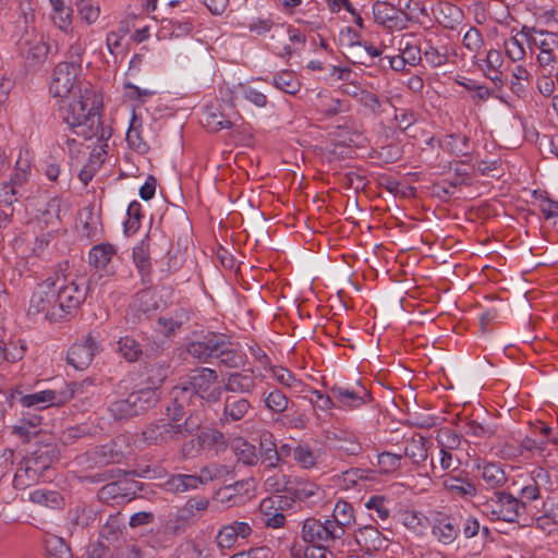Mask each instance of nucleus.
I'll list each match as a JSON object with an SVG mask.
<instances>
[{
  "label": "nucleus",
  "mask_w": 558,
  "mask_h": 558,
  "mask_svg": "<svg viewBox=\"0 0 558 558\" xmlns=\"http://www.w3.org/2000/svg\"><path fill=\"white\" fill-rule=\"evenodd\" d=\"M81 70L75 61L60 62L53 70L50 92L53 97L66 98L60 112L73 133L85 140L104 138L106 131L99 118L102 100L89 83L78 81Z\"/></svg>",
  "instance_id": "obj_1"
},
{
  "label": "nucleus",
  "mask_w": 558,
  "mask_h": 558,
  "mask_svg": "<svg viewBox=\"0 0 558 558\" xmlns=\"http://www.w3.org/2000/svg\"><path fill=\"white\" fill-rule=\"evenodd\" d=\"M217 379L216 371L202 367L192 372L185 381L173 387L171 395L182 401H189L192 397H197L208 402H217L221 396L220 388H213Z\"/></svg>",
  "instance_id": "obj_2"
},
{
  "label": "nucleus",
  "mask_w": 558,
  "mask_h": 558,
  "mask_svg": "<svg viewBox=\"0 0 558 558\" xmlns=\"http://www.w3.org/2000/svg\"><path fill=\"white\" fill-rule=\"evenodd\" d=\"M328 519L320 521L315 518H307L302 525V539L312 544L318 550L327 549L338 541H341V534Z\"/></svg>",
  "instance_id": "obj_3"
},
{
  "label": "nucleus",
  "mask_w": 558,
  "mask_h": 558,
  "mask_svg": "<svg viewBox=\"0 0 558 558\" xmlns=\"http://www.w3.org/2000/svg\"><path fill=\"white\" fill-rule=\"evenodd\" d=\"M76 384H70L65 390H41L38 392L22 395L15 391L11 395V400L19 401L25 408H36L38 410L47 409L51 405L60 407L74 397Z\"/></svg>",
  "instance_id": "obj_4"
},
{
  "label": "nucleus",
  "mask_w": 558,
  "mask_h": 558,
  "mask_svg": "<svg viewBox=\"0 0 558 558\" xmlns=\"http://www.w3.org/2000/svg\"><path fill=\"white\" fill-rule=\"evenodd\" d=\"M57 293L59 295V307L52 312L53 317L64 318L72 311L78 308L80 304L85 300L86 289L81 287L74 280H69L66 276L56 275L52 278Z\"/></svg>",
  "instance_id": "obj_5"
},
{
  "label": "nucleus",
  "mask_w": 558,
  "mask_h": 558,
  "mask_svg": "<svg viewBox=\"0 0 558 558\" xmlns=\"http://www.w3.org/2000/svg\"><path fill=\"white\" fill-rule=\"evenodd\" d=\"M484 506L492 519L506 522H517L525 512V502L506 492H495Z\"/></svg>",
  "instance_id": "obj_6"
},
{
  "label": "nucleus",
  "mask_w": 558,
  "mask_h": 558,
  "mask_svg": "<svg viewBox=\"0 0 558 558\" xmlns=\"http://www.w3.org/2000/svg\"><path fill=\"white\" fill-rule=\"evenodd\" d=\"M187 420L184 423H171L159 418L149 423L142 432V439L147 445L162 446L185 436L189 429Z\"/></svg>",
  "instance_id": "obj_7"
},
{
  "label": "nucleus",
  "mask_w": 558,
  "mask_h": 558,
  "mask_svg": "<svg viewBox=\"0 0 558 558\" xmlns=\"http://www.w3.org/2000/svg\"><path fill=\"white\" fill-rule=\"evenodd\" d=\"M53 281L52 278H47L43 282L37 286V289L34 291L28 307L29 315H39L43 314L44 317L51 322L60 320L61 317H53L52 312H56L58 307H50V301L54 298L53 294Z\"/></svg>",
  "instance_id": "obj_8"
},
{
  "label": "nucleus",
  "mask_w": 558,
  "mask_h": 558,
  "mask_svg": "<svg viewBox=\"0 0 558 558\" xmlns=\"http://www.w3.org/2000/svg\"><path fill=\"white\" fill-rule=\"evenodd\" d=\"M330 393L335 399L336 408L342 410H355L367 402L371 395L363 386L357 385L356 388H349L341 385L330 387Z\"/></svg>",
  "instance_id": "obj_9"
},
{
  "label": "nucleus",
  "mask_w": 558,
  "mask_h": 558,
  "mask_svg": "<svg viewBox=\"0 0 558 558\" xmlns=\"http://www.w3.org/2000/svg\"><path fill=\"white\" fill-rule=\"evenodd\" d=\"M289 488L292 500L303 502L307 507H314L323 502L325 489L318 484L303 477H294Z\"/></svg>",
  "instance_id": "obj_10"
},
{
  "label": "nucleus",
  "mask_w": 558,
  "mask_h": 558,
  "mask_svg": "<svg viewBox=\"0 0 558 558\" xmlns=\"http://www.w3.org/2000/svg\"><path fill=\"white\" fill-rule=\"evenodd\" d=\"M462 515L460 513L447 514L438 512L434 518L432 534L444 544H452L459 536Z\"/></svg>",
  "instance_id": "obj_11"
},
{
  "label": "nucleus",
  "mask_w": 558,
  "mask_h": 558,
  "mask_svg": "<svg viewBox=\"0 0 558 558\" xmlns=\"http://www.w3.org/2000/svg\"><path fill=\"white\" fill-rule=\"evenodd\" d=\"M373 14L375 21L388 29L402 31L407 28L411 20L408 13L398 11L395 7L385 1H376L374 3Z\"/></svg>",
  "instance_id": "obj_12"
},
{
  "label": "nucleus",
  "mask_w": 558,
  "mask_h": 558,
  "mask_svg": "<svg viewBox=\"0 0 558 558\" xmlns=\"http://www.w3.org/2000/svg\"><path fill=\"white\" fill-rule=\"evenodd\" d=\"M222 344L223 335L208 333L202 340L189 343L186 352L198 362L206 363L209 359L216 357L217 350L222 348Z\"/></svg>",
  "instance_id": "obj_13"
},
{
  "label": "nucleus",
  "mask_w": 558,
  "mask_h": 558,
  "mask_svg": "<svg viewBox=\"0 0 558 558\" xmlns=\"http://www.w3.org/2000/svg\"><path fill=\"white\" fill-rule=\"evenodd\" d=\"M96 350V341L92 336H87L83 341L76 342L70 348L66 361L75 369H85L92 363Z\"/></svg>",
  "instance_id": "obj_14"
},
{
  "label": "nucleus",
  "mask_w": 558,
  "mask_h": 558,
  "mask_svg": "<svg viewBox=\"0 0 558 558\" xmlns=\"http://www.w3.org/2000/svg\"><path fill=\"white\" fill-rule=\"evenodd\" d=\"M252 526L244 521H233L220 527L216 542L221 549H231L239 538L245 539L252 534Z\"/></svg>",
  "instance_id": "obj_15"
},
{
  "label": "nucleus",
  "mask_w": 558,
  "mask_h": 558,
  "mask_svg": "<svg viewBox=\"0 0 558 558\" xmlns=\"http://www.w3.org/2000/svg\"><path fill=\"white\" fill-rule=\"evenodd\" d=\"M353 536L355 543L366 553L379 551L387 547V538L372 524L357 527Z\"/></svg>",
  "instance_id": "obj_16"
},
{
  "label": "nucleus",
  "mask_w": 558,
  "mask_h": 558,
  "mask_svg": "<svg viewBox=\"0 0 558 558\" xmlns=\"http://www.w3.org/2000/svg\"><path fill=\"white\" fill-rule=\"evenodd\" d=\"M251 410V402L246 398L235 395L227 396L223 400L220 422L223 424H231L241 421Z\"/></svg>",
  "instance_id": "obj_17"
},
{
  "label": "nucleus",
  "mask_w": 558,
  "mask_h": 558,
  "mask_svg": "<svg viewBox=\"0 0 558 558\" xmlns=\"http://www.w3.org/2000/svg\"><path fill=\"white\" fill-rule=\"evenodd\" d=\"M271 48L276 54L282 58H289L292 56L293 49L291 48V45L286 41L288 40L291 44H304L305 36L300 33H295L290 28L286 31L281 27L280 29H276V33L271 36Z\"/></svg>",
  "instance_id": "obj_18"
},
{
  "label": "nucleus",
  "mask_w": 558,
  "mask_h": 558,
  "mask_svg": "<svg viewBox=\"0 0 558 558\" xmlns=\"http://www.w3.org/2000/svg\"><path fill=\"white\" fill-rule=\"evenodd\" d=\"M459 465V459L454 458L451 451L440 448L437 458L432 456L429 472L426 474L433 478H445L449 472L458 470Z\"/></svg>",
  "instance_id": "obj_19"
},
{
  "label": "nucleus",
  "mask_w": 558,
  "mask_h": 558,
  "mask_svg": "<svg viewBox=\"0 0 558 558\" xmlns=\"http://www.w3.org/2000/svg\"><path fill=\"white\" fill-rule=\"evenodd\" d=\"M332 525H335L341 534V538L344 537L347 529L355 523V511L353 506L347 500L339 499L332 510V515L328 519Z\"/></svg>",
  "instance_id": "obj_20"
},
{
  "label": "nucleus",
  "mask_w": 558,
  "mask_h": 558,
  "mask_svg": "<svg viewBox=\"0 0 558 558\" xmlns=\"http://www.w3.org/2000/svg\"><path fill=\"white\" fill-rule=\"evenodd\" d=\"M256 387V377L251 373H230L225 381L223 389L232 393L251 395Z\"/></svg>",
  "instance_id": "obj_21"
},
{
  "label": "nucleus",
  "mask_w": 558,
  "mask_h": 558,
  "mask_svg": "<svg viewBox=\"0 0 558 558\" xmlns=\"http://www.w3.org/2000/svg\"><path fill=\"white\" fill-rule=\"evenodd\" d=\"M258 459L267 470L276 469L279 465L276 439L270 432H263L259 436Z\"/></svg>",
  "instance_id": "obj_22"
},
{
  "label": "nucleus",
  "mask_w": 558,
  "mask_h": 558,
  "mask_svg": "<svg viewBox=\"0 0 558 558\" xmlns=\"http://www.w3.org/2000/svg\"><path fill=\"white\" fill-rule=\"evenodd\" d=\"M129 397L136 415L149 410L156 405L159 400L158 388L151 385L131 392Z\"/></svg>",
  "instance_id": "obj_23"
},
{
  "label": "nucleus",
  "mask_w": 558,
  "mask_h": 558,
  "mask_svg": "<svg viewBox=\"0 0 558 558\" xmlns=\"http://www.w3.org/2000/svg\"><path fill=\"white\" fill-rule=\"evenodd\" d=\"M520 35L534 44L539 52L554 51L558 47L556 36L547 31H536L533 27L523 26Z\"/></svg>",
  "instance_id": "obj_24"
},
{
  "label": "nucleus",
  "mask_w": 558,
  "mask_h": 558,
  "mask_svg": "<svg viewBox=\"0 0 558 558\" xmlns=\"http://www.w3.org/2000/svg\"><path fill=\"white\" fill-rule=\"evenodd\" d=\"M428 440L421 435H414L407 440L403 454L415 466H421L428 458Z\"/></svg>",
  "instance_id": "obj_25"
},
{
  "label": "nucleus",
  "mask_w": 558,
  "mask_h": 558,
  "mask_svg": "<svg viewBox=\"0 0 558 558\" xmlns=\"http://www.w3.org/2000/svg\"><path fill=\"white\" fill-rule=\"evenodd\" d=\"M124 459V453L117 441L102 445L95 448L92 453V460L99 466L111 463H120Z\"/></svg>",
  "instance_id": "obj_26"
},
{
  "label": "nucleus",
  "mask_w": 558,
  "mask_h": 558,
  "mask_svg": "<svg viewBox=\"0 0 558 558\" xmlns=\"http://www.w3.org/2000/svg\"><path fill=\"white\" fill-rule=\"evenodd\" d=\"M161 305V299L158 293L151 289H144L137 292L131 306L140 313L150 314L156 312Z\"/></svg>",
  "instance_id": "obj_27"
},
{
  "label": "nucleus",
  "mask_w": 558,
  "mask_h": 558,
  "mask_svg": "<svg viewBox=\"0 0 558 558\" xmlns=\"http://www.w3.org/2000/svg\"><path fill=\"white\" fill-rule=\"evenodd\" d=\"M170 369L168 356H160L158 360H147L145 371L148 374V381L151 386L159 387L167 378Z\"/></svg>",
  "instance_id": "obj_28"
},
{
  "label": "nucleus",
  "mask_w": 558,
  "mask_h": 558,
  "mask_svg": "<svg viewBox=\"0 0 558 558\" xmlns=\"http://www.w3.org/2000/svg\"><path fill=\"white\" fill-rule=\"evenodd\" d=\"M480 476L487 488L496 489L502 487L507 482V475L502 468L497 463H486L478 466Z\"/></svg>",
  "instance_id": "obj_29"
},
{
  "label": "nucleus",
  "mask_w": 558,
  "mask_h": 558,
  "mask_svg": "<svg viewBox=\"0 0 558 558\" xmlns=\"http://www.w3.org/2000/svg\"><path fill=\"white\" fill-rule=\"evenodd\" d=\"M442 486L454 496L473 497L476 495L475 485L466 477L447 476L444 478Z\"/></svg>",
  "instance_id": "obj_30"
},
{
  "label": "nucleus",
  "mask_w": 558,
  "mask_h": 558,
  "mask_svg": "<svg viewBox=\"0 0 558 558\" xmlns=\"http://www.w3.org/2000/svg\"><path fill=\"white\" fill-rule=\"evenodd\" d=\"M49 3L52 8L53 24L61 31L68 32L72 25V8L66 5L64 0H49Z\"/></svg>",
  "instance_id": "obj_31"
},
{
  "label": "nucleus",
  "mask_w": 558,
  "mask_h": 558,
  "mask_svg": "<svg viewBox=\"0 0 558 558\" xmlns=\"http://www.w3.org/2000/svg\"><path fill=\"white\" fill-rule=\"evenodd\" d=\"M116 253V247L110 243L94 245L88 254L89 264L97 269H105Z\"/></svg>",
  "instance_id": "obj_32"
},
{
  "label": "nucleus",
  "mask_w": 558,
  "mask_h": 558,
  "mask_svg": "<svg viewBox=\"0 0 558 558\" xmlns=\"http://www.w3.org/2000/svg\"><path fill=\"white\" fill-rule=\"evenodd\" d=\"M231 473V469L228 465L220 463H208L199 470L197 475L199 485H207L210 482L223 480Z\"/></svg>",
  "instance_id": "obj_33"
},
{
  "label": "nucleus",
  "mask_w": 558,
  "mask_h": 558,
  "mask_svg": "<svg viewBox=\"0 0 558 558\" xmlns=\"http://www.w3.org/2000/svg\"><path fill=\"white\" fill-rule=\"evenodd\" d=\"M203 123L210 132L230 129L233 125L232 122L214 106L206 107Z\"/></svg>",
  "instance_id": "obj_34"
},
{
  "label": "nucleus",
  "mask_w": 558,
  "mask_h": 558,
  "mask_svg": "<svg viewBox=\"0 0 558 558\" xmlns=\"http://www.w3.org/2000/svg\"><path fill=\"white\" fill-rule=\"evenodd\" d=\"M24 53L29 65H38L47 59L49 46L43 37L34 38L28 43V48Z\"/></svg>",
  "instance_id": "obj_35"
},
{
  "label": "nucleus",
  "mask_w": 558,
  "mask_h": 558,
  "mask_svg": "<svg viewBox=\"0 0 558 558\" xmlns=\"http://www.w3.org/2000/svg\"><path fill=\"white\" fill-rule=\"evenodd\" d=\"M39 473L40 471L28 459H26L24 465H21L14 474V487L23 489L29 486L38 478Z\"/></svg>",
  "instance_id": "obj_36"
},
{
  "label": "nucleus",
  "mask_w": 558,
  "mask_h": 558,
  "mask_svg": "<svg viewBox=\"0 0 558 558\" xmlns=\"http://www.w3.org/2000/svg\"><path fill=\"white\" fill-rule=\"evenodd\" d=\"M230 342L227 337L223 335V344L222 348L217 350L216 357H219L220 362L230 368H236L244 364L243 354L234 349L230 348Z\"/></svg>",
  "instance_id": "obj_37"
},
{
  "label": "nucleus",
  "mask_w": 558,
  "mask_h": 558,
  "mask_svg": "<svg viewBox=\"0 0 558 558\" xmlns=\"http://www.w3.org/2000/svg\"><path fill=\"white\" fill-rule=\"evenodd\" d=\"M532 482L537 486L541 495H555L558 493V482L553 481L548 471L537 468L532 472Z\"/></svg>",
  "instance_id": "obj_38"
},
{
  "label": "nucleus",
  "mask_w": 558,
  "mask_h": 558,
  "mask_svg": "<svg viewBox=\"0 0 558 558\" xmlns=\"http://www.w3.org/2000/svg\"><path fill=\"white\" fill-rule=\"evenodd\" d=\"M271 83L278 89L290 95H295L301 88V83L299 82L296 75L291 71H282L277 73L272 76Z\"/></svg>",
  "instance_id": "obj_39"
},
{
  "label": "nucleus",
  "mask_w": 558,
  "mask_h": 558,
  "mask_svg": "<svg viewBox=\"0 0 558 558\" xmlns=\"http://www.w3.org/2000/svg\"><path fill=\"white\" fill-rule=\"evenodd\" d=\"M295 462L303 469H313L317 465L318 454L308 444H299L293 450Z\"/></svg>",
  "instance_id": "obj_40"
},
{
  "label": "nucleus",
  "mask_w": 558,
  "mask_h": 558,
  "mask_svg": "<svg viewBox=\"0 0 558 558\" xmlns=\"http://www.w3.org/2000/svg\"><path fill=\"white\" fill-rule=\"evenodd\" d=\"M54 458V448L50 445H45L34 451L27 459L41 472L51 465Z\"/></svg>",
  "instance_id": "obj_41"
},
{
  "label": "nucleus",
  "mask_w": 558,
  "mask_h": 558,
  "mask_svg": "<svg viewBox=\"0 0 558 558\" xmlns=\"http://www.w3.org/2000/svg\"><path fill=\"white\" fill-rule=\"evenodd\" d=\"M118 349L122 356L129 362H135L143 354L141 344L132 337H122L118 341Z\"/></svg>",
  "instance_id": "obj_42"
},
{
  "label": "nucleus",
  "mask_w": 558,
  "mask_h": 558,
  "mask_svg": "<svg viewBox=\"0 0 558 558\" xmlns=\"http://www.w3.org/2000/svg\"><path fill=\"white\" fill-rule=\"evenodd\" d=\"M108 411L114 420L119 421L136 416L129 396L125 399H119L110 402Z\"/></svg>",
  "instance_id": "obj_43"
},
{
  "label": "nucleus",
  "mask_w": 558,
  "mask_h": 558,
  "mask_svg": "<svg viewBox=\"0 0 558 558\" xmlns=\"http://www.w3.org/2000/svg\"><path fill=\"white\" fill-rule=\"evenodd\" d=\"M133 260L141 272L142 277H146L150 274L151 265L147 245L142 242L138 246L133 250Z\"/></svg>",
  "instance_id": "obj_44"
},
{
  "label": "nucleus",
  "mask_w": 558,
  "mask_h": 558,
  "mask_svg": "<svg viewBox=\"0 0 558 558\" xmlns=\"http://www.w3.org/2000/svg\"><path fill=\"white\" fill-rule=\"evenodd\" d=\"M29 499L35 504L44 505L50 508H57L61 502V496L59 493L47 489H36L32 492Z\"/></svg>",
  "instance_id": "obj_45"
},
{
  "label": "nucleus",
  "mask_w": 558,
  "mask_h": 558,
  "mask_svg": "<svg viewBox=\"0 0 558 558\" xmlns=\"http://www.w3.org/2000/svg\"><path fill=\"white\" fill-rule=\"evenodd\" d=\"M464 432L469 436L477 438H488L495 435L496 426L492 424H483L475 420L466 422L463 426Z\"/></svg>",
  "instance_id": "obj_46"
},
{
  "label": "nucleus",
  "mask_w": 558,
  "mask_h": 558,
  "mask_svg": "<svg viewBox=\"0 0 558 558\" xmlns=\"http://www.w3.org/2000/svg\"><path fill=\"white\" fill-rule=\"evenodd\" d=\"M75 4L80 17L87 24H93L98 20L100 10L93 0H76Z\"/></svg>",
  "instance_id": "obj_47"
},
{
  "label": "nucleus",
  "mask_w": 558,
  "mask_h": 558,
  "mask_svg": "<svg viewBox=\"0 0 558 558\" xmlns=\"http://www.w3.org/2000/svg\"><path fill=\"white\" fill-rule=\"evenodd\" d=\"M265 405L275 413H282L288 409L289 399L282 391L274 389L265 398Z\"/></svg>",
  "instance_id": "obj_48"
},
{
  "label": "nucleus",
  "mask_w": 558,
  "mask_h": 558,
  "mask_svg": "<svg viewBox=\"0 0 558 558\" xmlns=\"http://www.w3.org/2000/svg\"><path fill=\"white\" fill-rule=\"evenodd\" d=\"M402 454H396L388 451L377 456V464L381 473H391L401 468Z\"/></svg>",
  "instance_id": "obj_49"
},
{
  "label": "nucleus",
  "mask_w": 558,
  "mask_h": 558,
  "mask_svg": "<svg viewBox=\"0 0 558 558\" xmlns=\"http://www.w3.org/2000/svg\"><path fill=\"white\" fill-rule=\"evenodd\" d=\"M234 451L239 461H242L246 465H255L258 461L255 446L247 441H240Z\"/></svg>",
  "instance_id": "obj_50"
},
{
  "label": "nucleus",
  "mask_w": 558,
  "mask_h": 558,
  "mask_svg": "<svg viewBox=\"0 0 558 558\" xmlns=\"http://www.w3.org/2000/svg\"><path fill=\"white\" fill-rule=\"evenodd\" d=\"M236 89L243 96L244 99L248 100L253 105L257 107L266 106L267 97L264 93L246 84H239L236 86Z\"/></svg>",
  "instance_id": "obj_51"
},
{
  "label": "nucleus",
  "mask_w": 558,
  "mask_h": 558,
  "mask_svg": "<svg viewBox=\"0 0 558 558\" xmlns=\"http://www.w3.org/2000/svg\"><path fill=\"white\" fill-rule=\"evenodd\" d=\"M505 50L507 56L512 61H520L525 56V49L523 46V39L519 38V35L512 36L505 40Z\"/></svg>",
  "instance_id": "obj_52"
},
{
  "label": "nucleus",
  "mask_w": 558,
  "mask_h": 558,
  "mask_svg": "<svg viewBox=\"0 0 558 558\" xmlns=\"http://www.w3.org/2000/svg\"><path fill=\"white\" fill-rule=\"evenodd\" d=\"M418 60H424L430 66L436 68L445 64L448 58L446 52H441L438 48L427 44V47L423 51V57H418Z\"/></svg>",
  "instance_id": "obj_53"
},
{
  "label": "nucleus",
  "mask_w": 558,
  "mask_h": 558,
  "mask_svg": "<svg viewBox=\"0 0 558 558\" xmlns=\"http://www.w3.org/2000/svg\"><path fill=\"white\" fill-rule=\"evenodd\" d=\"M126 142L129 146L137 153L144 154L147 151V144L143 141L141 136V131L137 126H135V121H133L126 132Z\"/></svg>",
  "instance_id": "obj_54"
},
{
  "label": "nucleus",
  "mask_w": 558,
  "mask_h": 558,
  "mask_svg": "<svg viewBox=\"0 0 558 558\" xmlns=\"http://www.w3.org/2000/svg\"><path fill=\"white\" fill-rule=\"evenodd\" d=\"M291 482H293V478L284 474H275L267 477L265 484L272 492H284L289 495V488L292 486Z\"/></svg>",
  "instance_id": "obj_55"
},
{
  "label": "nucleus",
  "mask_w": 558,
  "mask_h": 558,
  "mask_svg": "<svg viewBox=\"0 0 558 558\" xmlns=\"http://www.w3.org/2000/svg\"><path fill=\"white\" fill-rule=\"evenodd\" d=\"M365 507L368 510L375 511L380 520H386L390 515V510L387 507V501L384 496H372L366 502Z\"/></svg>",
  "instance_id": "obj_56"
},
{
  "label": "nucleus",
  "mask_w": 558,
  "mask_h": 558,
  "mask_svg": "<svg viewBox=\"0 0 558 558\" xmlns=\"http://www.w3.org/2000/svg\"><path fill=\"white\" fill-rule=\"evenodd\" d=\"M462 44L470 52H477L483 45L481 32L476 27H470L463 36Z\"/></svg>",
  "instance_id": "obj_57"
},
{
  "label": "nucleus",
  "mask_w": 558,
  "mask_h": 558,
  "mask_svg": "<svg viewBox=\"0 0 558 558\" xmlns=\"http://www.w3.org/2000/svg\"><path fill=\"white\" fill-rule=\"evenodd\" d=\"M198 440L208 444L210 446H215L217 450L223 449L227 446V440L225 435L218 429H210L202 433L198 436Z\"/></svg>",
  "instance_id": "obj_58"
},
{
  "label": "nucleus",
  "mask_w": 558,
  "mask_h": 558,
  "mask_svg": "<svg viewBox=\"0 0 558 558\" xmlns=\"http://www.w3.org/2000/svg\"><path fill=\"white\" fill-rule=\"evenodd\" d=\"M485 62L488 71H494L496 74L495 76H490V80L495 83L501 82V73L498 71V68L502 64V57L500 51L495 49L489 50L487 52Z\"/></svg>",
  "instance_id": "obj_59"
},
{
  "label": "nucleus",
  "mask_w": 558,
  "mask_h": 558,
  "mask_svg": "<svg viewBox=\"0 0 558 558\" xmlns=\"http://www.w3.org/2000/svg\"><path fill=\"white\" fill-rule=\"evenodd\" d=\"M272 377L282 386L286 387H294L296 384H300V380L295 378V376L287 368L281 366H272L271 367Z\"/></svg>",
  "instance_id": "obj_60"
},
{
  "label": "nucleus",
  "mask_w": 558,
  "mask_h": 558,
  "mask_svg": "<svg viewBox=\"0 0 558 558\" xmlns=\"http://www.w3.org/2000/svg\"><path fill=\"white\" fill-rule=\"evenodd\" d=\"M162 29H169L170 35L174 37H181L187 35L192 29L190 22H175L173 20H163Z\"/></svg>",
  "instance_id": "obj_61"
},
{
  "label": "nucleus",
  "mask_w": 558,
  "mask_h": 558,
  "mask_svg": "<svg viewBox=\"0 0 558 558\" xmlns=\"http://www.w3.org/2000/svg\"><path fill=\"white\" fill-rule=\"evenodd\" d=\"M336 447L349 456H357L362 451L361 444L354 437H339Z\"/></svg>",
  "instance_id": "obj_62"
},
{
  "label": "nucleus",
  "mask_w": 558,
  "mask_h": 558,
  "mask_svg": "<svg viewBox=\"0 0 558 558\" xmlns=\"http://www.w3.org/2000/svg\"><path fill=\"white\" fill-rule=\"evenodd\" d=\"M19 190L12 182H5L0 187V205L10 207L17 201Z\"/></svg>",
  "instance_id": "obj_63"
},
{
  "label": "nucleus",
  "mask_w": 558,
  "mask_h": 558,
  "mask_svg": "<svg viewBox=\"0 0 558 558\" xmlns=\"http://www.w3.org/2000/svg\"><path fill=\"white\" fill-rule=\"evenodd\" d=\"M543 509L547 518H550L553 523L558 524V493L545 497Z\"/></svg>",
  "instance_id": "obj_64"
}]
</instances>
